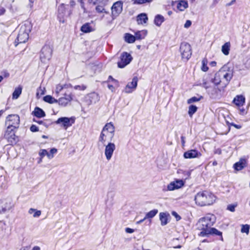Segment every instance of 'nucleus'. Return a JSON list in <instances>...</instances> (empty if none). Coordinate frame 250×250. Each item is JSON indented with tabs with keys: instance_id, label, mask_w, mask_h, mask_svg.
<instances>
[{
	"instance_id": "nucleus-1",
	"label": "nucleus",
	"mask_w": 250,
	"mask_h": 250,
	"mask_svg": "<svg viewBox=\"0 0 250 250\" xmlns=\"http://www.w3.org/2000/svg\"><path fill=\"white\" fill-rule=\"evenodd\" d=\"M216 221L214 215L208 213L201 218L196 224L198 229L201 230L199 235L201 236H207V233Z\"/></svg>"
},
{
	"instance_id": "nucleus-2",
	"label": "nucleus",
	"mask_w": 250,
	"mask_h": 250,
	"mask_svg": "<svg viewBox=\"0 0 250 250\" xmlns=\"http://www.w3.org/2000/svg\"><path fill=\"white\" fill-rule=\"evenodd\" d=\"M216 197L211 192L205 190L198 192L194 197L195 203L199 206L204 207L212 205Z\"/></svg>"
},
{
	"instance_id": "nucleus-3",
	"label": "nucleus",
	"mask_w": 250,
	"mask_h": 250,
	"mask_svg": "<svg viewBox=\"0 0 250 250\" xmlns=\"http://www.w3.org/2000/svg\"><path fill=\"white\" fill-rule=\"evenodd\" d=\"M115 128L111 123H107L104 127L100 137L99 141L104 145L106 142L112 141L114 135Z\"/></svg>"
},
{
	"instance_id": "nucleus-4",
	"label": "nucleus",
	"mask_w": 250,
	"mask_h": 250,
	"mask_svg": "<svg viewBox=\"0 0 250 250\" xmlns=\"http://www.w3.org/2000/svg\"><path fill=\"white\" fill-rule=\"evenodd\" d=\"M32 25L29 21H26L20 25V31L17 40L18 43L25 42L29 38V33L31 31Z\"/></svg>"
},
{
	"instance_id": "nucleus-5",
	"label": "nucleus",
	"mask_w": 250,
	"mask_h": 250,
	"mask_svg": "<svg viewBox=\"0 0 250 250\" xmlns=\"http://www.w3.org/2000/svg\"><path fill=\"white\" fill-rule=\"evenodd\" d=\"M219 76L222 78V87H226L233 76V69L228 65H224L219 71Z\"/></svg>"
},
{
	"instance_id": "nucleus-6",
	"label": "nucleus",
	"mask_w": 250,
	"mask_h": 250,
	"mask_svg": "<svg viewBox=\"0 0 250 250\" xmlns=\"http://www.w3.org/2000/svg\"><path fill=\"white\" fill-rule=\"evenodd\" d=\"M15 203L11 198L0 199V214L13 209Z\"/></svg>"
},
{
	"instance_id": "nucleus-7",
	"label": "nucleus",
	"mask_w": 250,
	"mask_h": 250,
	"mask_svg": "<svg viewBox=\"0 0 250 250\" xmlns=\"http://www.w3.org/2000/svg\"><path fill=\"white\" fill-rule=\"evenodd\" d=\"M20 118L17 114L8 115L5 119V125L13 128H18L20 125Z\"/></svg>"
},
{
	"instance_id": "nucleus-8",
	"label": "nucleus",
	"mask_w": 250,
	"mask_h": 250,
	"mask_svg": "<svg viewBox=\"0 0 250 250\" xmlns=\"http://www.w3.org/2000/svg\"><path fill=\"white\" fill-rule=\"evenodd\" d=\"M182 58L183 60L188 61L191 57V49L190 44L187 42H182L180 47Z\"/></svg>"
},
{
	"instance_id": "nucleus-9",
	"label": "nucleus",
	"mask_w": 250,
	"mask_h": 250,
	"mask_svg": "<svg viewBox=\"0 0 250 250\" xmlns=\"http://www.w3.org/2000/svg\"><path fill=\"white\" fill-rule=\"evenodd\" d=\"M132 60L131 55L126 52H123L120 56V60L118 62V66L123 68L128 64Z\"/></svg>"
},
{
	"instance_id": "nucleus-10",
	"label": "nucleus",
	"mask_w": 250,
	"mask_h": 250,
	"mask_svg": "<svg viewBox=\"0 0 250 250\" xmlns=\"http://www.w3.org/2000/svg\"><path fill=\"white\" fill-rule=\"evenodd\" d=\"M52 50L48 45L44 46L41 50L40 59L44 63L48 61L51 58Z\"/></svg>"
},
{
	"instance_id": "nucleus-11",
	"label": "nucleus",
	"mask_w": 250,
	"mask_h": 250,
	"mask_svg": "<svg viewBox=\"0 0 250 250\" xmlns=\"http://www.w3.org/2000/svg\"><path fill=\"white\" fill-rule=\"evenodd\" d=\"M75 122V119L73 117H61L58 119L56 123L60 125L61 126L66 129L71 126Z\"/></svg>"
},
{
	"instance_id": "nucleus-12",
	"label": "nucleus",
	"mask_w": 250,
	"mask_h": 250,
	"mask_svg": "<svg viewBox=\"0 0 250 250\" xmlns=\"http://www.w3.org/2000/svg\"><path fill=\"white\" fill-rule=\"evenodd\" d=\"M6 130L4 134V138L6 139L8 142L13 143L16 142L15 130L17 128L6 126Z\"/></svg>"
},
{
	"instance_id": "nucleus-13",
	"label": "nucleus",
	"mask_w": 250,
	"mask_h": 250,
	"mask_svg": "<svg viewBox=\"0 0 250 250\" xmlns=\"http://www.w3.org/2000/svg\"><path fill=\"white\" fill-rule=\"evenodd\" d=\"M105 146L104 154L107 160L109 161L112 158L113 152L116 149L115 145L111 142H109Z\"/></svg>"
},
{
	"instance_id": "nucleus-14",
	"label": "nucleus",
	"mask_w": 250,
	"mask_h": 250,
	"mask_svg": "<svg viewBox=\"0 0 250 250\" xmlns=\"http://www.w3.org/2000/svg\"><path fill=\"white\" fill-rule=\"evenodd\" d=\"M184 181L183 180L176 179L175 181L170 182L167 186V190L172 191L182 188L184 185Z\"/></svg>"
},
{
	"instance_id": "nucleus-15",
	"label": "nucleus",
	"mask_w": 250,
	"mask_h": 250,
	"mask_svg": "<svg viewBox=\"0 0 250 250\" xmlns=\"http://www.w3.org/2000/svg\"><path fill=\"white\" fill-rule=\"evenodd\" d=\"M137 83L138 78L137 77H134L132 79L131 82L128 83L126 85L124 90L125 92L126 93H131L136 89L137 86Z\"/></svg>"
},
{
	"instance_id": "nucleus-16",
	"label": "nucleus",
	"mask_w": 250,
	"mask_h": 250,
	"mask_svg": "<svg viewBox=\"0 0 250 250\" xmlns=\"http://www.w3.org/2000/svg\"><path fill=\"white\" fill-rule=\"evenodd\" d=\"M123 3L118 1L115 2L111 7L112 14L114 16H118L122 11Z\"/></svg>"
},
{
	"instance_id": "nucleus-17",
	"label": "nucleus",
	"mask_w": 250,
	"mask_h": 250,
	"mask_svg": "<svg viewBox=\"0 0 250 250\" xmlns=\"http://www.w3.org/2000/svg\"><path fill=\"white\" fill-rule=\"evenodd\" d=\"M201 156L200 152L196 149H191L184 153V157L186 159L198 158Z\"/></svg>"
},
{
	"instance_id": "nucleus-18",
	"label": "nucleus",
	"mask_w": 250,
	"mask_h": 250,
	"mask_svg": "<svg viewBox=\"0 0 250 250\" xmlns=\"http://www.w3.org/2000/svg\"><path fill=\"white\" fill-rule=\"evenodd\" d=\"M72 100V98L70 94H65L64 97H61L58 100V103L60 105L65 106Z\"/></svg>"
},
{
	"instance_id": "nucleus-19",
	"label": "nucleus",
	"mask_w": 250,
	"mask_h": 250,
	"mask_svg": "<svg viewBox=\"0 0 250 250\" xmlns=\"http://www.w3.org/2000/svg\"><path fill=\"white\" fill-rule=\"evenodd\" d=\"M245 102V98L242 95L236 96L233 100V103L237 106H243Z\"/></svg>"
},
{
	"instance_id": "nucleus-20",
	"label": "nucleus",
	"mask_w": 250,
	"mask_h": 250,
	"mask_svg": "<svg viewBox=\"0 0 250 250\" xmlns=\"http://www.w3.org/2000/svg\"><path fill=\"white\" fill-rule=\"evenodd\" d=\"M148 20L147 15L145 13H142L137 17V21L139 24H143L146 23Z\"/></svg>"
},
{
	"instance_id": "nucleus-21",
	"label": "nucleus",
	"mask_w": 250,
	"mask_h": 250,
	"mask_svg": "<svg viewBox=\"0 0 250 250\" xmlns=\"http://www.w3.org/2000/svg\"><path fill=\"white\" fill-rule=\"evenodd\" d=\"M169 216L168 213L166 212H160L159 214L160 220L162 226L166 225L167 223V217Z\"/></svg>"
},
{
	"instance_id": "nucleus-22",
	"label": "nucleus",
	"mask_w": 250,
	"mask_h": 250,
	"mask_svg": "<svg viewBox=\"0 0 250 250\" xmlns=\"http://www.w3.org/2000/svg\"><path fill=\"white\" fill-rule=\"evenodd\" d=\"M209 234L219 236L220 237V240L222 241H223L222 232L219 231L215 228H211L210 229H209V232H208L207 233V236H208Z\"/></svg>"
},
{
	"instance_id": "nucleus-23",
	"label": "nucleus",
	"mask_w": 250,
	"mask_h": 250,
	"mask_svg": "<svg viewBox=\"0 0 250 250\" xmlns=\"http://www.w3.org/2000/svg\"><path fill=\"white\" fill-rule=\"evenodd\" d=\"M246 163V161L245 159H241L234 165V168L237 170H240L245 167Z\"/></svg>"
},
{
	"instance_id": "nucleus-24",
	"label": "nucleus",
	"mask_w": 250,
	"mask_h": 250,
	"mask_svg": "<svg viewBox=\"0 0 250 250\" xmlns=\"http://www.w3.org/2000/svg\"><path fill=\"white\" fill-rule=\"evenodd\" d=\"M147 33V31L145 30L136 32L135 34L136 39L139 40L144 39L146 36Z\"/></svg>"
},
{
	"instance_id": "nucleus-25",
	"label": "nucleus",
	"mask_w": 250,
	"mask_h": 250,
	"mask_svg": "<svg viewBox=\"0 0 250 250\" xmlns=\"http://www.w3.org/2000/svg\"><path fill=\"white\" fill-rule=\"evenodd\" d=\"M165 18L161 15H157L154 19V23L157 26H160L164 21Z\"/></svg>"
},
{
	"instance_id": "nucleus-26",
	"label": "nucleus",
	"mask_w": 250,
	"mask_h": 250,
	"mask_svg": "<svg viewBox=\"0 0 250 250\" xmlns=\"http://www.w3.org/2000/svg\"><path fill=\"white\" fill-rule=\"evenodd\" d=\"M230 44L229 42H226L222 46L221 51L225 55H228L230 50Z\"/></svg>"
},
{
	"instance_id": "nucleus-27",
	"label": "nucleus",
	"mask_w": 250,
	"mask_h": 250,
	"mask_svg": "<svg viewBox=\"0 0 250 250\" xmlns=\"http://www.w3.org/2000/svg\"><path fill=\"white\" fill-rule=\"evenodd\" d=\"M81 30L83 33H89L92 32L93 30L90 26L89 23H86L82 25L81 28Z\"/></svg>"
},
{
	"instance_id": "nucleus-28",
	"label": "nucleus",
	"mask_w": 250,
	"mask_h": 250,
	"mask_svg": "<svg viewBox=\"0 0 250 250\" xmlns=\"http://www.w3.org/2000/svg\"><path fill=\"white\" fill-rule=\"evenodd\" d=\"M158 212L157 209H154L147 212L144 218V219H150L154 217Z\"/></svg>"
},
{
	"instance_id": "nucleus-29",
	"label": "nucleus",
	"mask_w": 250,
	"mask_h": 250,
	"mask_svg": "<svg viewBox=\"0 0 250 250\" xmlns=\"http://www.w3.org/2000/svg\"><path fill=\"white\" fill-rule=\"evenodd\" d=\"M220 76H219V71L216 72L214 75L213 79H211V82L215 85L221 84L222 85V81L219 79Z\"/></svg>"
},
{
	"instance_id": "nucleus-30",
	"label": "nucleus",
	"mask_w": 250,
	"mask_h": 250,
	"mask_svg": "<svg viewBox=\"0 0 250 250\" xmlns=\"http://www.w3.org/2000/svg\"><path fill=\"white\" fill-rule=\"evenodd\" d=\"M34 115L38 118L44 117L45 114L44 112L39 107H36L34 111Z\"/></svg>"
},
{
	"instance_id": "nucleus-31",
	"label": "nucleus",
	"mask_w": 250,
	"mask_h": 250,
	"mask_svg": "<svg viewBox=\"0 0 250 250\" xmlns=\"http://www.w3.org/2000/svg\"><path fill=\"white\" fill-rule=\"evenodd\" d=\"M43 100L46 103L49 104L57 103L58 100L55 99L50 95H46L43 97Z\"/></svg>"
},
{
	"instance_id": "nucleus-32",
	"label": "nucleus",
	"mask_w": 250,
	"mask_h": 250,
	"mask_svg": "<svg viewBox=\"0 0 250 250\" xmlns=\"http://www.w3.org/2000/svg\"><path fill=\"white\" fill-rule=\"evenodd\" d=\"M188 6V3L187 1L181 0L178 3L177 7L180 11H182L187 8Z\"/></svg>"
},
{
	"instance_id": "nucleus-33",
	"label": "nucleus",
	"mask_w": 250,
	"mask_h": 250,
	"mask_svg": "<svg viewBox=\"0 0 250 250\" xmlns=\"http://www.w3.org/2000/svg\"><path fill=\"white\" fill-rule=\"evenodd\" d=\"M125 41L128 43H133L136 40L135 36H133L128 33L125 34Z\"/></svg>"
},
{
	"instance_id": "nucleus-34",
	"label": "nucleus",
	"mask_w": 250,
	"mask_h": 250,
	"mask_svg": "<svg viewBox=\"0 0 250 250\" xmlns=\"http://www.w3.org/2000/svg\"><path fill=\"white\" fill-rule=\"evenodd\" d=\"M22 87L21 86H19L17 88H16L14 92L13 93V99H17L19 98L20 95L21 93Z\"/></svg>"
},
{
	"instance_id": "nucleus-35",
	"label": "nucleus",
	"mask_w": 250,
	"mask_h": 250,
	"mask_svg": "<svg viewBox=\"0 0 250 250\" xmlns=\"http://www.w3.org/2000/svg\"><path fill=\"white\" fill-rule=\"evenodd\" d=\"M39 155L42 158L45 156H47L48 159H51L54 157V156L51 155L46 149H41L39 152Z\"/></svg>"
},
{
	"instance_id": "nucleus-36",
	"label": "nucleus",
	"mask_w": 250,
	"mask_h": 250,
	"mask_svg": "<svg viewBox=\"0 0 250 250\" xmlns=\"http://www.w3.org/2000/svg\"><path fill=\"white\" fill-rule=\"evenodd\" d=\"M197 107L194 105H191L189 106L188 113L190 117L192 115L197 111Z\"/></svg>"
},
{
	"instance_id": "nucleus-37",
	"label": "nucleus",
	"mask_w": 250,
	"mask_h": 250,
	"mask_svg": "<svg viewBox=\"0 0 250 250\" xmlns=\"http://www.w3.org/2000/svg\"><path fill=\"white\" fill-rule=\"evenodd\" d=\"M34 213L33 214V217L35 218L39 217L41 214V211L40 210H37L36 209L31 208L29 209L28 211V213L29 214H32Z\"/></svg>"
},
{
	"instance_id": "nucleus-38",
	"label": "nucleus",
	"mask_w": 250,
	"mask_h": 250,
	"mask_svg": "<svg viewBox=\"0 0 250 250\" xmlns=\"http://www.w3.org/2000/svg\"><path fill=\"white\" fill-rule=\"evenodd\" d=\"M250 225L248 224L242 225L241 232L242 233H246L247 234H248L250 231Z\"/></svg>"
},
{
	"instance_id": "nucleus-39",
	"label": "nucleus",
	"mask_w": 250,
	"mask_h": 250,
	"mask_svg": "<svg viewBox=\"0 0 250 250\" xmlns=\"http://www.w3.org/2000/svg\"><path fill=\"white\" fill-rule=\"evenodd\" d=\"M96 10L98 13H104L108 14V12L106 11L105 9L102 5H98L96 7Z\"/></svg>"
},
{
	"instance_id": "nucleus-40",
	"label": "nucleus",
	"mask_w": 250,
	"mask_h": 250,
	"mask_svg": "<svg viewBox=\"0 0 250 250\" xmlns=\"http://www.w3.org/2000/svg\"><path fill=\"white\" fill-rule=\"evenodd\" d=\"M201 98H202V97H201L200 98H197V97H193L189 99L188 100L187 102H188V104H191L192 103L197 102L199 101Z\"/></svg>"
},
{
	"instance_id": "nucleus-41",
	"label": "nucleus",
	"mask_w": 250,
	"mask_h": 250,
	"mask_svg": "<svg viewBox=\"0 0 250 250\" xmlns=\"http://www.w3.org/2000/svg\"><path fill=\"white\" fill-rule=\"evenodd\" d=\"M202 66L201 68V69L202 71L204 72H206L208 70V67L207 65V62L205 60H203L202 62Z\"/></svg>"
},
{
	"instance_id": "nucleus-42",
	"label": "nucleus",
	"mask_w": 250,
	"mask_h": 250,
	"mask_svg": "<svg viewBox=\"0 0 250 250\" xmlns=\"http://www.w3.org/2000/svg\"><path fill=\"white\" fill-rule=\"evenodd\" d=\"M202 86L206 89H208L210 87V83L206 81L205 79L203 80Z\"/></svg>"
},
{
	"instance_id": "nucleus-43",
	"label": "nucleus",
	"mask_w": 250,
	"mask_h": 250,
	"mask_svg": "<svg viewBox=\"0 0 250 250\" xmlns=\"http://www.w3.org/2000/svg\"><path fill=\"white\" fill-rule=\"evenodd\" d=\"M152 0H135V3L136 4H143L146 2H151Z\"/></svg>"
},
{
	"instance_id": "nucleus-44",
	"label": "nucleus",
	"mask_w": 250,
	"mask_h": 250,
	"mask_svg": "<svg viewBox=\"0 0 250 250\" xmlns=\"http://www.w3.org/2000/svg\"><path fill=\"white\" fill-rule=\"evenodd\" d=\"M171 214L173 216H174L175 218L176 221H179L181 219L180 216L178 215V214L176 211H173L171 212Z\"/></svg>"
},
{
	"instance_id": "nucleus-45",
	"label": "nucleus",
	"mask_w": 250,
	"mask_h": 250,
	"mask_svg": "<svg viewBox=\"0 0 250 250\" xmlns=\"http://www.w3.org/2000/svg\"><path fill=\"white\" fill-rule=\"evenodd\" d=\"M236 207V205H235L230 204L228 206L227 209L231 212H234Z\"/></svg>"
},
{
	"instance_id": "nucleus-46",
	"label": "nucleus",
	"mask_w": 250,
	"mask_h": 250,
	"mask_svg": "<svg viewBox=\"0 0 250 250\" xmlns=\"http://www.w3.org/2000/svg\"><path fill=\"white\" fill-rule=\"evenodd\" d=\"M63 88V87L62 85L61 84L57 85L56 86V90H55V92H56V94H58L62 90Z\"/></svg>"
},
{
	"instance_id": "nucleus-47",
	"label": "nucleus",
	"mask_w": 250,
	"mask_h": 250,
	"mask_svg": "<svg viewBox=\"0 0 250 250\" xmlns=\"http://www.w3.org/2000/svg\"><path fill=\"white\" fill-rule=\"evenodd\" d=\"M30 129V130L33 132H37L39 130L38 127L34 125H32Z\"/></svg>"
},
{
	"instance_id": "nucleus-48",
	"label": "nucleus",
	"mask_w": 250,
	"mask_h": 250,
	"mask_svg": "<svg viewBox=\"0 0 250 250\" xmlns=\"http://www.w3.org/2000/svg\"><path fill=\"white\" fill-rule=\"evenodd\" d=\"M191 25V21L190 20H187L184 24V27L188 28Z\"/></svg>"
},
{
	"instance_id": "nucleus-49",
	"label": "nucleus",
	"mask_w": 250,
	"mask_h": 250,
	"mask_svg": "<svg viewBox=\"0 0 250 250\" xmlns=\"http://www.w3.org/2000/svg\"><path fill=\"white\" fill-rule=\"evenodd\" d=\"M125 231L126 233H132L134 232V230L129 228H126L125 229Z\"/></svg>"
},
{
	"instance_id": "nucleus-50",
	"label": "nucleus",
	"mask_w": 250,
	"mask_h": 250,
	"mask_svg": "<svg viewBox=\"0 0 250 250\" xmlns=\"http://www.w3.org/2000/svg\"><path fill=\"white\" fill-rule=\"evenodd\" d=\"M57 152V149L55 148H53L52 149H51L50 151V154L51 155H52L54 156V154L56 153Z\"/></svg>"
},
{
	"instance_id": "nucleus-51",
	"label": "nucleus",
	"mask_w": 250,
	"mask_h": 250,
	"mask_svg": "<svg viewBox=\"0 0 250 250\" xmlns=\"http://www.w3.org/2000/svg\"><path fill=\"white\" fill-rule=\"evenodd\" d=\"M85 86H82V87H81V86L80 85H76L75 86V89H82V90H84L85 89Z\"/></svg>"
},
{
	"instance_id": "nucleus-52",
	"label": "nucleus",
	"mask_w": 250,
	"mask_h": 250,
	"mask_svg": "<svg viewBox=\"0 0 250 250\" xmlns=\"http://www.w3.org/2000/svg\"><path fill=\"white\" fill-rule=\"evenodd\" d=\"M231 125L237 129H240L241 128V126L240 125H237L234 124H232Z\"/></svg>"
},
{
	"instance_id": "nucleus-53",
	"label": "nucleus",
	"mask_w": 250,
	"mask_h": 250,
	"mask_svg": "<svg viewBox=\"0 0 250 250\" xmlns=\"http://www.w3.org/2000/svg\"><path fill=\"white\" fill-rule=\"evenodd\" d=\"M235 2V0H231L229 3H228L226 4L227 6H229L231 5L232 4H233Z\"/></svg>"
},
{
	"instance_id": "nucleus-54",
	"label": "nucleus",
	"mask_w": 250,
	"mask_h": 250,
	"mask_svg": "<svg viewBox=\"0 0 250 250\" xmlns=\"http://www.w3.org/2000/svg\"><path fill=\"white\" fill-rule=\"evenodd\" d=\"M31 250H41V248L39 246H35Z\"/></svg>"
},
{
	"instance_id": "nucleus-55",
	"label": "nucleus",
	"mask_w": 250,
	"mask_h": 250,
	"mask_svg": "<svg viewBox=\"0 0 250 250\" xmlns=\"http://www.w3.org/2000/svg\"><path fill=\"white\" fill-rule=\"evenodd\" d=\"M20 250H30V247H22Z\"/></svg>"
},
{
	"instance_id": "nucleus-56",
	"label": "nucleus",
	"mask_w": 250,
	"mask_h": 250,
	"mask_svg": "<svg viewBox=\"0 0 250 250\" xmlns=\"http://www.w3.org/2000/svg\"><path fill=\"white\" fill-rule=\"evenodd\" d=\"M210 65L212 67L215 66L216 65V62L215 61H212L210 63Z\"/></svg>"
},
{
	"instance_id": "nucleus-57",
	"label": "nucleus",
	"mask_w": 250,
	"mask_h": 250,
	"mask_svg": "<svg viewBox=\"0 0 250 250\" xmlns=\"http://www.w3.org/2000/svg\"><path fill=\"white\" fill-rule=\"evenodd\" d=\"M181 139L182 145H183V146H184V144L185 143V137L184 136H182Z\"/></svg>"
},
{
	"instance_id": "nucleus-58",
	"label": "nucleus",
	"mask_w": 250,
	"mask_h": 250,
	"mask_svg": "<svg viewBox=\"0 0 250 250\" xmlns=\"http://www.w3.org/2000/svg\"><path fill=\"white\" fill-rule=\"evenodd\" d=\"M39 90H41L42 91V92H41V95H43L44 94V93L43 92V91L41 89V87L40 88V89L38 90V92L37 93V95H39Z\"/></svg>"
},
{
	"instance_id": "nucleus-59",
	"label": "nucleus",
	"mask_w": 250,
	"mask_h": 250,
	"mask_svg": "<svg viewBox=\"0 0 250 250\" xmlns=\"http://www.w3.org/2000/svg\"><path fill=\"white\" fill-rule=\"evenodd\" d=\"M146 219H144V218L143 219H142L139 221L137 222V223L138 224H141L142 223V222H143L144 221V220H145Z\"/></svg>"
},
{
	"instance_id": "nucleus-60",
	"label": "nucleus",
	"mask_w": 250,
	"mask_h": 250,
	"mask_svg": "<svg viewBox=\"0 0 250 250\" xmlns=\"http://www.w3.org/2000/svg\"><path fill=\"white\" fill-rule=\"evenodd\" d=\"M63 5H62L61 6H60L59 7V11H60L61 9H63Z\"/></svg>"
},
{
	"instance_id": "nucleus-61",
	"label": "nucleus",
	"mask_w": 250,
	"mask_h": 250,
	"mask_svg": "<svg viewBox=\"0 0 250 250\" xmlns=\"http://www.w3.org/2000/svg\"><path fill=\"white\" fill-rule=\"evenodd\" d=\"M175 249H180L181 248V245H178L176 247H174Z\"/></svg>"
},
{
	"instance_id": "nucleus-62",
	"label": "nucleus",
	"mask_w": 250,
	"mask_h": 250,
	"mask_svg": "<svg viewBox=\"0 0 250 250\" xmlns=\"http://www.w3.org/2000/svg\"><path fill=\"white\" fill-rule=\"evenodd\" d=\"M3 79V77L2 76L0 75V83L2 81Z\"/></svg>"
},
{
	"instance_id": "nucleus-63",
	"label": "nucleus",
	"mask_w": 250,
	"mask_h": 250,
	"mask_svg": "<svg viewBox=\"0 0 250 250\" xmlns=\"http://www.w3.org/2000/svg\"><path fill=\"white\" fill-rule=\"evenodd\" d=\"M81 6L82 7L84 10V6H83V2H82L81 3Z\"/></svg>"
},
{
	"instance_id": "nucleus-64",
	"label": "nucleus",
	"mask_w": 250,
	"mask_h": 250,
	"mask_svg": "<svg viewBox=\"0 0 250 250\" xmlns=\"http://www.w3.org/2000/svg\"><path fill=\"white\" fill-rule=\"evenodd\" d=\"M42 157H41L40 159L39 160V161L38 162L39 163H40L42 162Z\"/></svg>"
}]
</instances>
